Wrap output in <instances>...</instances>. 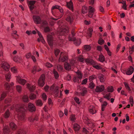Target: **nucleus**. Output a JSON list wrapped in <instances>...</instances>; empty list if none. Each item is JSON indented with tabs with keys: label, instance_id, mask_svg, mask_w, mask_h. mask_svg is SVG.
<instances>
[{
	"label": "nucleus",
	"instance_id": "nucleus-61",
	"mask_svg": "<svg viewBox=\"0 0 134 134\" xmlns=\"http://www.w3.org/2000/svg\"><path fill=\"white\" fill-rule=\"evenodd\" d=\"M59 52L60 51L58 49H55L54 50V53L55 55L56 56H57L59 53Z\"/></svg>",
	"mask_w": 134,
	"mask_h": 134
},
{
	"label": "nucleus",
	"instance_id": "nucleus-56",
	"mask_svg": "<svg viewBox=\"0 0 134 134\" xmlns=\"http://www.w3.org/2000/svg\"><path fill=\"white\" fill-rule=\"evenodd\" d=\"M70 119L72 121H74L76 119L75 115H71L70 116Z\"/></svg>",
	"mask_w": 134,
	"mask_h": 134
},
{
	"label": "nucleus",
	"instance_id": "nucleus-63",
	"mask_svg": "<svg viewBox=\"0 0 134 134\" xmlns=\"http://www.w3.org/2000/svg\"><path fill=\"white\" fill-rule=\"evenodd\" d=\"M89 31L90 32L88 34V35L90 37H91L92 35V32L93 30L92 29V28H90L89 29Z\"/></svg>",
	"mask_w": 134,
	"mask_h": 134
},
{
	"label": "nucleus",
	"instance_id": "nucleus-1",
	"mask_svg": "<svg viewBox=\"0 0 134 134\" xmlns=\"http://www.w3.org/2000/svg\"><path fill=\"white\" fill-rule=\"evenodd\" d=\"M9 108L12 109L15 108L17 112L18 120L20 121L25 120V118L24 112L27 109L31 111H35V107L34 105L30 103H28L27 107L26 105L21 104L12 106Z\"/></svg>",
	"mask_w": 134,
	"mask_h": 134
},
{
	"label": "nucleus",
	"instance_id": "nucleus-19",
	"mask_svg": "<svg viewBox=\"0 0 134 134\" xmlns=\"http://www.w3.org/2000/svg\"><path fill=\"white\" fill-rule=\"evenodd\" d=\"M89 111L90 113L93 114L96 112V110L94 106L92 105L89 108Z\"/></svg>",
	"mask_w": 134,
	"mask_h": 134
},
{
	"label": "nucleus",
	"instance_id": "nucleus-38",
	"mask_svg": "<svg viewBox=\"0 0 134 134\" xmlns=\"http://www.w3.org/2000/svg\"><path fill=\"white\" fill-rule=\"evenodd\" d=\"M82 12L83 14L86 13L87 12V8L86 6H83L82 8Z\"/></svg>",
	"mask_w": 134,
	"mask_h": 134
},
{
	"label": "nucleus",
	"instance_id": "nucleus-4",
	"mask_svg": "<svg viewBox=\"0 0 134 134\" xmlns=\"http://www.w3.org/2000/svg\"><path fill=\"white\" fill-rule=\"evenodd\" d=\"M75 35L74 29L72 30L71 32V34H70L68 36V40L70 41H73L74 42V43L76 45L79 46L80 44V40H76L75 37H74Z\"/></svg>",
	"mask_w": 134,
	"mask_h": 134
},
{
	"label": "nucleus",
	"instance_id": "nucleus-64",
	"mask_svg": "<svg viewBox=\"0 0 134 134\" xmlns=\"http://www.w3.org/2000/svg\"><path fill=\"white\" fill-rule=\"evenodd\" d=\"M31 56V53H28L26 55V57L27 58H29Z\"/></svg>",
	"mask_w": 134,
	"mask_h": 134
},
{
	"label": "nucleus",
	"instance_id": "nucleus-27",
	"mask_svg": "<svg viewBox=\"0 0 134 134\" xmlns=\"http://www.w3.org/2000/svg\"><path fill=\"white\" fill-rule=\"evenodd\" d=\"M66 20L70 22V23H71L73 20V18L71 15H69L66 18Z\"/></svg>",
	"mask_w": 134,
	"mask_h": 134
},
{
	"label": "nucleus",
	"instance_id": "nucleus-13",
	"mask_svg": "<svg viewBox=\"0 0 134 134\" xmlns=\"http://www.w3.org/2000/svg\"><path fill=\"white\" fill-rule=\"evenodd\" d=\"M16 80L19 83L22 84L23 85H25V83L26 82V81L25 80L21 78L19 76H17Z\"/></svg>",
	"mask_w": 134,
	"mask_h": 134
},
{
	"label": "nucleus",
	"instance_id": "nucleus-58",
	"mask_svg": "<svg viewBox=\"0 0 134 134\" xmlns=\"http://www.w3.org/2000/svg\"><path fill=\"white\" fill-rule=\"evenodd\" d=\"M129 49L130 50V51H129L130 54H132V52L134 51V46H133L132 48L130 47Z\"/></svg>",
	"mask_w": 134,
	"mask_h": 134
},
{
	"label": "nucleus",
	"instance_id": "nucleus-11",
	"mask_svg": "<svg viewBox=\"0 0 134 134\" xmlns=\"http://www.w3.org/2000/svg\"><path fill=\"white\" fill-rule=\"evenodd\" d=\"M33 18L35 23L37 24H40L41 23V19L39 16L34 15Z\"/></svg>",
	"mask_w": 134,
	"mask_h": 134
},
{
	"label": "nucleus",
	"instance_id": "nucleus-8",
	"mask_svg": "<svg viewBox=\"0 0 134 134\" xmlns=\"http://www.w3.org/2000/svg\"><path fill=\"white\" fill-rule=\"evenodd\" d=\"M55 9H58L59 10L60 13H62L63 12V10L61 7L58 5H55L52 7L51 8V12L53 15H55Z\"/></svg>",
	"mask_w": 134,
	"mask_h": 134
},
{
	"label": "nucleus",
	"instance_id": "nucleus-52",
	"mask_svg": "<svg viewBox=\"0 0 134 134\" xmlns=\"http://www.w3.org/2000/svg\"><path fill=\"white\" fill-rule=\"evenodd\" d=\"M120 3H121L123 4V8L124 9H125V10H126V4L125 2H124V1H122V2H119Z\"/></svg>",
	"mask_w": 134,
	"mask_h": 134
},
{
	"label": "nucleus",
	"instance_id": "nucleus-55",
	"mask_svg": "<svg viewBox=\"0 0 134 134\" xmlns=\"http://www.w3.org/2000/svg\"><path fill=\"white\" fill-rule=\"evenodd\" d=\"M11 71L14 72V73H16L17 71V70L16 68L15 67H12L11 68Z\"/></svg>",
	"mask_w": 134,
	"mask_h": 134
},
{
	"label": "nucleus",
	"instance_id": "nucleus-20",
	"mask_svg": "<svg viewBox=\"0 0 134 134\" xmlns=\"http://www.w3.org/2000/svg\"><path fill=\"white\" fill-rule=\"evenodd\" d=\"M3 132L4 134H10V130L9 127L5 126L3 129Z\"/></svg>",
	"mask_w": 134,
	"mask_h": 134
},
{
	"label": "nucleus",
	"instance_id": "nucleus-21",
	"mask_svg": "<svg viewBox=\"0 0 134 134\" xmlns=\"http://www.w3.org/2000/svg\"><path fill=\"white\" fill-rule=\"evenodd\" d=\"M134 69L133 67L131 66L128 69L126 72V74L128 75L132 74L134 71Z\"/></svg>",
	"mask_w": 134,
	"mask_h": 134
},
{
	"label": "nucleus",
	"instance_id": "nucleus-45",
	"mask_svg": "<svg viewBox=\"0 0 134 134\" xmlns=\"http://www.w3.org/2000/svg\"><path fill=\"white\" fill-rule=\"evenodd\" d=\"M91 48L90 46L89 45H85L84 47V49L86 51H90Z\"/></svg>",
	"mask_w": 134,
	"mask_h": 134
},
{
	"label": "nucleus",
	"instance_id": "nucleus-44",
	"mask_svg": "<svg viewBox=\"0 0 134 134\" xmlns=\"http://www.w3.org/2000/svg\"><path fill=\"white\" fill-rule=\"evenodd\" d=\"M125 86L127 90L129 92H131V89H130L129 86L127 84L125 83Z\"/></svg>",
	"mask_w": 134,
	"mask_h": 134
},
{
	"label": "nucleus",
	"instance_id": "nucleus-23",
	"mask_svg": "<svg viewBox=\"0 0 134 134\" xmlns=\"http://www.w3.org/2000/svg\"><path fill=\"white\" fill-rule=\"evenodd\" d=\"M27 87L29 89V90L31 92L34 90L35 89V86H34L28 84H27Z\"/></svg>",
	"mask_w": 134,
	"mask_h": 134
},
{
	"label": "nucleus",
	"instance_id": "nucleus-5",
	"mask_svg": "<svg viewBox=\"0 0 134 134\" xmlns=\"http://www.w3.org/2000/svg\"><path fill=\"white\" fill-rule=\"evenodd\" d=\"M68 32V28L67 26H61L60 27L58 34L60 35L66 36Z\"/></svg>",
	"mask_w": 134,
	"mask_h": 134
},
{
	"label": "nucleus",
	"instance_id": "nucleus-60",
	"mask_svg": "<svg viewBox=\"0 0 134 134\" xmlns=\"http://www.w3.org/2000/svg\"><path fill=\"white\" fill-rule=\"evenodd\" d=\"M87 80L88 79L87 78L85 79L82 80L81 84L82 85H85V84H86L87 82Z\"/></svg>",
	"mask_w": 134,
	"mask_h": 134
},
{
	"label": "nucleus",
	"instance_id": "nucleus-43",
	"mask_svg": "<svg viewBox=\"0 0 134 134\" xmlns=\"http://www.w3.org/2000/svg\"><path fill=\"white\" fill-rule=\"evenodd\" d=\"M99 60L101 62H103L105 60L104 57L103 56L101 55L99 57Z\"/></svg>",
	"mask_w": 134,
	"mask_h": 134
},
{
	"label": "nucleus",
	"instance_id": "nucleus-42",
	"mask_svg": "<svg viewBox=\"0 0 134 134\" xmlns=\"http://www.w3.org/2000/svg\"><path fill=\"white\" fill-rule=\"evenodd\" d=\"M107 89L108 92H113L114 90L113 87L112 86L108 87Z\"/></svg>",
	"mask_w": 134,
	"mask_h": 134
},
{
	"label": "nucleus",
	"instance_id": "nucleus-47",
	"mask_svg": "<svg viewBox=\"0 0 134 134\" xmlns=\"http://www.w3.org/2000/svg\"><path fill=\"white\" fill-rule=\"evenodd\" d=\"M89 87L91 88H93L95 86V85L93 81L91 82L89 84Z\"/></svg>",
	"mask_w": 134,
	"mask_h": 134
},
{
	"label": "nucleus",
	"instance_id": "nucleus-26",
	"mask_svg": "<svg viewBox=\"0 0 134 134\" xmlns=\"http://www.w3.org/2000/svg\"><path fill=\"white\" fill-rule=\"evenodd\" d=\"M9 126L10 128L13 130H15L16 129V124L13 122H11L9 124Z\"/></svg>",
	"mask_w": 134,
	"mask_h": 134
},
{
	"label": "nucleus",
	"instance_id": "nucleus-40",
	"mask_svg": "<svg viewBox=\"0 0 134 134\" xmlns=\"http://www.w3.org/2000/svg\"><path fill=\"white\" fill-rule=\"evenodd\" d=\"M36 103L37 105H38L39 106H41L43 104L42 101L40 100H36Z\"/></svg>",
	"mask_w": 134,
	"mask_h": 134
},
{
	"label": "nucleus",
	"instance_id": "nucleus-32",
	"mask_svg": "<svg viewBox=\"0 0 134 134\" xmlns=\"http://www.w3.org/2000/svg\"><path fill=\"white\" fill-rule=\"evenodd\" d=\"M99 79L101 82H103L104 81V77L103 75L102 74H100L99 76Z\"/></svg>",
	"mask_w": 134,
	"mask_h": 134
},
{
	"label": "nucleus",
	"instance_id": "nucleus-18",
	"mask_svg": "<svg viewBox=\"0 0 134 134\" xmlns=\"http://www.w3.org/2000/svg\"><path fill=\"white\" fill-rule=\"evenodd\" d=\"M85 61L87 64H92V65H94L95 64V62L93 60L91 59H89V58L85 59Z\"/></svg>",
	"mask_w": 134,
	"mask_h": 134
},
{
	"label": "nucleus",
	"instance_id": "nucleus-15",
	"mask_svg": "<svg viewBox=\"0 0 134 134\" xmlns=\"http://www.w3.org/2000/svg\"><path fill=\"white\" fill-rule=\"evenodd\" d=\"M35 2V1H28V3L29 4V7L31 10L34 9V4Z\"/></svg>",
	"mask_w": 134,
	"mask_h": 134
},
{
	"label": "nucleus",
	"instance_id": "nucleus-59",
	"mask_svg": "<svg viewBox=\"0 0 134 134\" xmlns=\"http://www.w3.org/2000/svg\"><path fill=\"white\" fill-rule=\"evenodd\" d=\"M74 100H75L76 102L78 103V104H80V99L79 98L77 97H75L74 98Z\"/></svg>",
	"mask_w": 134,
	"mask_h": 134
},
{
	"label": "nucleus",
	"instance_id": "nucleus-29",
	"mask_svg": "<svg viewBox=\"0 0 134 134\" xmlns=\"http://www.w3.org/2000/svg\"><path fill=\"white\" fill-rule=\"evenodd\" d=\"M14 83L13 82H12L10 84L6 82L5 84V86L7 88V89H9L10 87V86L13 85Z\"/></svg>",
	"mask_w": 134,
	"mask_h": 134
},
{
	"label": "nucleus",
	"instance_id": "nucleus-57",
	"mask_svg": "<svg viewBox=\"0 0 134 134\" xmlns=\"http://www.w3.org/2000/svg\"><path fill=\"white\" fill-rule=\"evenodd\" d=\"M96 77V76L94 75H92V76H90L89 78V80L91 82L92 80L94 79Z\"/></svg>",
	"mask_w": 134,
	"mask_h": 134
},
{
	"label": "nucleus",
	"instance_id": "nucleus-54",
	"mask_svg": "<svg viewBox=\"0 0 134 134\" xmlns=\"http://www.w3.org/2000/svg\"><path fill=\"white\" fill-rule=\"evenodd\" d=\"M59 91L58 88L56 87L54 89V94L57 96H58L59 93Z\"/></svg>",
	"mask_w": 134,
	"mask_h": 134
},
{
	"label": "nucleus",
	"instance_id": "nucleus-51",
	"mask_svg": "<svg viewBox=\"0 0 134 134\" xmlns=\"http://www.w3.org/2000/svg\"><path fill=\"white\" fill-rule=\"evenodd\" d=\"M16 89L19 92H21L22 90V88L20 86L17 85L16 86Z\"/></svg>",
	"mask_w": 134,
	"mask_h": 134
},
{
	"label": "nucleus",
	"instance_id": "nucleus-41",
	"mask_svg": "<svg viewBox=\"0 0 134 134\" xmlns=\"http://www.w3.org/2000/svg\"><path fill=\"white\" fill-rule=\"evenodd\" d=\"M57 69L59 71H62L63 69V67L61 65H58L57 66Z\"/></svg>",
	"mask_w": 134,
	"mask_h": 134
},
{
	"label": "nucleus",
	"instance_id": "nucleus-2",
	"mask_svg": "<svg viewBox=\"0 0 134 134\" xmlns=\"http://www.w3.org/2000/svg\"><path fill=\"white\" fill-rule=\"evenodd\" d=\"M1 67L3 69L4 71H5L6 73L5 74V79L7 81H10L11 75L9 71L10 66L7 62H2L1 63Z\"/></svg>",
	"mask_w": 134,
	"mask_h": 134
},
{
	"label": "nucleus",
	"instance_id": "nucleus-35",
	"mask_svg": "<svg viewBox=\"0 0 134 134\" xmlns=\"http://www.w3.org/2000/svg\"><path fill=\"white\" fill-rule=\"evenodd\" d=\"M107 104V102H104L102 104V111L104 110V108L105 106H106Z\"/></svg>",
	"mask_w": 134,
	"mask_h": 134
},
{
	"label": "nucleus",
	"instance_id": "nucleus-34",
	"mask_svg": "<svg viewBox=\"0 0 134 134\" xmlns=\"http://www.w3.org/2000/svg\"><path fill=\"white\" fill-rule=\"evenodd\" d=\"M38 119V117L37 115H36L34 117H32L29 118V120L31 121H34L35 120L37 121Z\"/></svg>",
	"mask_w": 134,
	"mask_h": 134
},
{
	"label": "nucleus",
	"instance_id": "nucleus-53",
	"mask_svg": "<svg viewBox=\"0 0 134 134\" xmlns=\"http://www.w3.org/2000/svg\"><path fill=\"white\" fill-rule=\"evenodd\" d=\"M96 64L93 65V67L95 68H96L97 69H100L102 68L101 66H99L98 65H96Z\"/></svg>",
	"mask_w": 134,
	"mask_h": 134
},
{
	"label": "nucleus",
	"instance_id": "nucleus-22",
	"mask_svg": "<svg viewBox=\"0 0 134 134\" xmlns=\"http://www.w3.org/2000/svg\"><path fill=\"white\" fill-rule=\"evenodd\" d=\"M41 70L40 68L38 66L35 65L34 67L32 70V72L33 74H35L36 71H39Z\"/></svg>",
	"mask_w": 134,
	"mask_h": 134
},
{
	"label": "nucleus",
	"instance_id": "nucleus-48",
	"mask_svg": "<svg viewBox=\"0 0 134 134\" xmlns=\"http://www.w3.org/2000/svg\"><path fill=\"white\" fill-rule=\"evenodd\" d=\"M6 94L5 93H3L1 95V97L0 98V101H1L3 99H4L5 97Z\"/></svg>",
	"mask_w": 134,
	"mask_h": 134
},
{
	"label": "nucleus",
	"instance_id": "nucleus-37",
	"mask_svg": "<svg viewBox=\"0 0 134 134\" xmlns=\"http://www.w3.org/2000/svg\"><path fill=\"white\" fill-rule=\"evenodd\" d=\"M53 74L54 75V76L55 78L56 79H57L59 76V75L57 71H55V70H53Z\"/></svg>",
	"mask_w": 134,
	"mask_h": 134
},
{
	"label": "nucleus",
	"instance_id": "nucleus-36",
	"mask_svg": "<svg viewBox=\"0 0 134 134\" xmlns=\"http://www.w3.org/2000/svg\"><path fill=\"white\" fill-rule=\"evenodd\" d=\"M70 64L71 66H72V67H74V66H76V65L77 64L76 62H75L74 60H71L70 62Z\"/></svg>",
	"mask_w": 134,
	"mask_h": 134
},
{
	"label": "nucleus",
	"instance_id": "nucleus-12",
	"mask_svg": "<svg viewBox=\"0 0 134 134\" xmlns=\"http://www.w3.org/2000/svg\"><path fill=\"white\" fill-rule=\"evenodd\" d=\"M94 9L92 7L90 6L88 9V16L90 17H92L94 12Z\"/></svg>",
	"mask_w": 134,
	"mask_h": 134
},
{
	"label": "nucleus",
	"instance_id": "nucleus-9",
	"mask_svg": "<svg viewBox=\"0 0 134 134\" xmlns=\"http://www.w3.org/2000/svg\"><path fill=\"white\" fill-rule=\"evenodd\" d=\"M48 24L46 21H43L42 22V26L43 27L45 32H48L50 31V29L49 27L48 26Z\"/></svg>",
	"mask_w": 134,
	"mask_h": 134
},
{
	"label": "nucleus",
	"instance_id": "nucleus-62",
	"mask_svg": "<svg viewBox=\"0 0 134 134\" xmlns=\"http://www.w3.org/2000/svg\"><path fill=\"white\" fill-rule=\"evenodd\" d=\"M79 61H80V62H83L84 61V60L83 59V57H81V56L79 57Z\"/></svg>",
	"mask_w": 134,
	"mask_h": 134
},
{
	"label": "nucleus",
	"instance_id": "nucleus-3",
	"mask_svg": "<svg viewBox=\"0 0 134 134\" xmlns=\"http://www.w3.org/2000/svg\"><path fill=\"white\" fill-rule=\"evenodd\" d=\"M47 42L49 45L51 47L53 46L54 43H56L58 45L62 46V44L64 43L63 39H59L58 41H55L53 39V36L51 34H48L47 35Z\"/></svg>",
	"mask_w": 134,
	"mask_h": 134
},
{
	"label": "nucleus",
	"instance_id": "nucleus-6",
	"mask_svg": "<svg viewBox=\"0 0 134 134\" xmlns=\"http://www.w3.org/2000/svg\"><path fill=\"white\" fill-rule=\"evenodd\" d=\"M77 75L73 79V81L75 82L80 83L82 77L83 75L79 71H77Z\"/></svg>",
	"mask_w": 134,
	"mask_h": 134
},
{
	"label": "nucleus",
	"instance_id": "nucleus-39",
	"mask_svg": "<svg viewBox=\"0 0 134 134\" xmlns=\"http://www.w3.org/2000/svg\"><path fill=\"white\" fill-rule=\"evenodd\" d=\"M36 95L33 93H31L30 96V98L31 100H33V99H36Z\"/></svg>",
	"mask_w": 134,
	"mask_h": 134
},
{
	"label": "nucleus",
	"instance_id": "nucleus-7",
	"mask_svg": "<svg viewBox=\"0 0 134 134\" xmlns=\"http://www.w3.org/2000/svg\"><path fill=\"white\" fill-rule=\"evenodd\" d=\"M38 84L41 87L43 86L45 84V75L44 74H42L39 79Z\"/></svg>",
	"mask_w": 134,
	"mask_h": 134
},
{
	"label": "nucleus",
	"instance_id": "nucleus-49",
	"mask_svg": "<svg viewBox=\"0 0 134 134\" xmlns=\"http://www.w3.org/2000/svg\"><path fill=\"white\" fill-rule=\"evenodd\" d=\"M41 96L44 100H47V96L45 93H42L41 95Z\"/></svg>",
	"mask_w": 134,
	"mask_h": 134
},
{
	"label": "nucleus",
	"instance_id": "nucleus-25",
	"mask_svg": "<svg viewBox=\"0 0 134 134\" xmlns=\"http://www.w3.org/2000/svg\"><path fill=\"white\" fill-rule=\"evenodd\" d=\"M65 68L66 70H70L71 69V66L68 63L66 62L64 63Z\"/></svg>",
	"mask_w": 134,
	"mask_h": 134
},
{
	"label": "nucleus",
	"instance_id": "nucleus-30",
	"mask_svg": "<svg viewBox=\"0 0 134 134\" xmlns=\"http://www.w3.org/2000/svg\"><path fill=\"white\" fill-rule=\"evenodd\" d=\"M10 112L8 109H7V111H5L4 116L5 118H8L10 116Z\"/></svg>",
	"mask_w": 134,
	"mask_h": 134
},
{
	"label": "nucleus",
	"instance_id": "nucleus-33",
	"mask_svg": "<svg viewBox=\"0 0 134 134\" xmlns=\"http://www.w3.org/2000/svg\"><path fill=\"white\" fill-rule=\"evenodd\" d=\"M25 131L23 129L19 130L16 132V134H25Z\"/></svg>",
	"mask_w": 134,
	"mask_h": 134
},
{
	"label": "nucleus",
	"instance_id": "nucleus-16",
	"mask_svg": "<svg viewBox=\"0 0 134 134\" xmlns=\"http://www.w3.org/2000/svg\"><path fill=\"white\" fill-rule=\"evenodd\" d=\"M104 87L103 85L98 86L95 89L96 91L97 92H102L104 90Z\"/></svg>",
	"mask_w": 134,
	"mask_h": 134
},
{
	"label": "nucleus",
	"instance_id": "nucleus-17",
	"mask_svg": "<svg viewBox=\"0 0 134 134\" xmlns=\"http://www.w3.org/2000/svg\"><path fill=\"white\" fill-rule=\"evenodd\" d=\"M66 6L70 10L73 11V4L71 1H70L69 2L66 3Z\"/></svg>",
	"mask_w": 134,
	"mask_h": 134
},
{
	"label": "nucleus",
	"instance_id": "nucleus-31",
	"mask_svg": "<svg viewBox=\"0 0 134 134\" xmlns=\"http://www.w3.org/2000/svg\"><path fill=\"white\" fill-rule=\"evenodd\" d=\"M23 100L25 102H28L29 101L28 96L26 95H24L23 97Z\"/></svg>",
	"mask_w": 134,
	"mask_h": 134
},
{
	"label": "nucleus",
	"instance_id": "nucleus-46",
	"mask_svg": "<svg viewBox=\"0 0 134 134\" xmlns=\"http://www.w3.org/2000/svg\"><path fill=\"white\" fill-rule=\"evenodd\" d=\"M129 102L131 105L132 106H133V98L132 97H130L129 99Z\"/></svg>",
	"mask_w": 134,
	"mask_h": 134
},
{
	"label": "nucleus",
	"instance_id": "nucleus-14",
	"mask_svg": "<svg viewBox=\"0 0 134 134\" xmlns=\"http://www.w3.org/2000/svg\"><path fill=\"white\" fill-rule=\"evenodd\" d=\"M80 92L79 93H78V94L79 95H81L82 96H84L85 94L87 92V88H86L84 87L83 88H81L80 89Z\"/></svg>",
	"mask_w": 134,
	"mask_h": 134
},
{
	"label": "nucleus",
	"instance_id": "nucleus-50",
	"mask_svg": "<svg viewBox=\"0 0 134 134\" xmlns=\"http://www.w3.org/2000/svg\"><path fill=\"white\" fill-rule=\"evenodd\" d=\"M104 41L103 39L101 38H99L98 41V43L100 45H102L104 43Z\"/></svg>",
	"mask_w": 134,
	"mask_h": 134
},
{
	"label": "nucleus",
	"instance_id": "nucleus-24",
	"mask_svg": "<svg viewBox=\"0 0 134 134\" xmlns=\"http://www.w3.org/2000/svg\"><path fill=\"white\" fill-rule=\"evenodd\" d=\"M37 33L39 36V37L40 38V40L42 43H44L45 41L43 39V37L40 31H38V30L37 31Z\"/></svg>",
	"mask_w": 134,
	"mask_h": 134
},
{
	"label": "nucleus",
	"instance_id": "nucleus-10",
	"mask_svg": "<svg viewBox=\"0 0 134 134\" xmlns=\"http://www.w3.org/2000/svg\"><path fill=\"white\" fill-rule=\"evenodd\" d=\"M68 59V57L67 56L64 55V53L62 52L60 53V57L59 58V61L61 62H64L66 61Z\"/></svg>",
	"mask_w": 134,
	"mask_h": 134
},
{
	"label": "nucleus",
	"instance_id": "nucleus-28",
	"mask_svg": "<svg viewBox=\"0 0 134 134\" xmlns=\"http://www.w3.org/2000/svg\"><path fill=\"white\" fill-rule=\"evenodd\" d=\"M73 128L75 131H79L80 129V126L78 124H75L73 125Z\"/></svg>",
	"mask_w": 134,
	"mask_h": 134
}]
</instances>
